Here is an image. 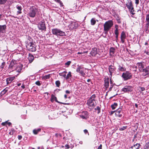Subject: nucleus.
<instances>
[{
	"instance_id": "1",
	"label": "nucleus",
	"mask_w": 149,
	"mask_h": 149,
	"mask_svg": "<svg viewBox=\"0 0 149 149\" xmlns=\"http://www.w3.org/2000/svg\"><path fill=\"white\" fill-rule=\"evenodd\" d=\"M25 43L26 48L29 51L34 52L36 50V46L31 38L29 37L25 41Z\"/></svg>"
},
{
	"instance_id": "2",
	"label": "nucleus",
	"mask_w": 149,
	"mask_h": 149,
	"mask_svg": "<svg viewBox=\"0 0 149 149\" xmlns=\"http://www.w3.org/2000/svg\"><path fill=\"white\" fill-rule=\"evenodd\" d=\"M96 96L95 94L93 95L87 100V104L89 109H93L97 104L95 100Z\"/></svg>"
},
{
	"instance_id": "3",
	"label": "nucleus",
	"mask_w": 149,
	"mask_h": 149,
	"mask_svg": "<svg viewBox=\"0 0 149 149\" xmlns=\"http://www.w3.org/2000/svg\"><path fill=\"white\" fill-rule=\"evenodd\" d=\"M113 25V22L111 20L108 21L105 23L104 25V30L105 34H107Z\"/></svg>"
},
{
	"instance_id": "4",
	"label": "nucleus",
	"mask_w": 149,
	"mask_h": 149,
	"mask_svg": "<svg viewBox=\"0 0 149 149\" xmlns=\"http://www.w3.org/2000/svg\"><path fill=\"white\" fill-rule=\"evenodd\" d=\"M52 33L53 35L56 36H65L64 32L57 28H54L52 29Z\"/></svg>"
},
{
	"instance_id": "5",
	"label": "nucleus",
	"mask_w": 149,
	"mask_h": 149,
	"mask_svg": "<svg viewBox=\"0 0 149 149\" xmlns=\"http://www.w3.org/2000/svg\"><path fill=\"white\" fill-rule=\"evenodd\" d=\"M16 61L15 60L13 59L12 60L8 66V68L9 70L10 71H13L16 66Z\"/></svg>"
},
{
	"instance_id": "6",
	"label": "nucleus",
	"mask_w": 149,
	"mask_h": 149,
	"mask_svg": "<svg viewBox=\"0 0 149 149\" xmlns=\"http://www.w3.org/2000/svg\"><path fill=\"white\" fill-rule=\"evenodd\" d=\"M132 75L131 73L128 71H126L123 73L122 77L125 80H127L130 79L132 77Z\"/></svg>"
},
{
	"instance_id": "7",
	"label": "nucleus",
	"mask_w": 149,
	"mask_h": 149,
	"mask_svg": "<svg viewBox=\"0 0 149 149\" xmlns=\"http://www.w3.org/2000/svg\"><path fill=\"white\" fill-rule=\"evenodd\" d=\"M116 69V67L114 65H111L108 66L109 72V75L110 77H111L113 74L114 73Z\"/></svg>"
},
{
	"instance_id": "8",
	"label": "nucleus",
	"mask_w": 149,
	"mask_h": 149,
	"mask_svg": "<svg viewBox=\"0 0 149 149\" xmlns=\"http://www.w3.org/2000/svg\"><path fill=\"white\" fill-rule=\"evenodd\" d=\"M76 71L79 73L81 74V76L83 77L85 76V74L84 72V67L80 66H78L76 69Z\"/></svg>"
},
{
	"instance_id": "9",
	"label": "nucleus",
	"mask_w": 149,
	"mask_h": 149,
	"mask_svg": "<svg viewBox=\"0 0 149 149\" xmlns=\"http://www.w3.org/2000/svg\"><path fill=\"white\" fill-rule=\"evenodd\" d=\"M38 29L39 30L42 31H45L46 29V27L45 22H40L39 23L38 26Z\"/></svg>"
},
{
	"instance_id": "10",
	"label": "nucleus",
	"mask_w": 149,
	"mask_h": 149,
	"mask_svg": "<svg viewBox=\"0 0 149 149\" xmlns=\"http://www.w3.org/2000/svg\"><path fill=\"white\" fill-rule=\"evenodd\" d=\"M123 113L122 109L120 107L116 111L115 116L116 117H120L122 116Z\"/></svg>"
},
{
	"instance_id": "11",
	"label": "nucleus",
	"mask_w": 149,
	"mask_h": 149,
	"mask_svg": "<svg viewBox=\"0 0 149 149\" xmlns=\"http://www.w3.org/2000/svg\"><path fill=\"white\" fill-rule=\"evenodd\" d=\"M23 67V65L21 64H19L16 66L14 69V70H16L17 72L18 73L17 75H16V77L21 72V71Z\"/></svg>"
},
{
	"instance_id": "12",
	"label": "nucleus",
	"mask_w": 149,
	"mask_h": 149,
	"mask_svg": "<svg viewBox=\"0 0 149 149\" xmlns=\"http://www.w3.org/2000/svg\"><path fill=\"white\" fill-rule=\"evenodd\" d=\"M80 116L83 119H87L89 118L88 113L87 111H83Z\"/></svg>"
},
{
	"instance_id": "13",
	"label": "nucleus",
	"mask_w": 149,
	"mask_h": 149,
	"mask_svg": "<svg viewBox=\"0 0 149 149\" xmlns=\"http://www.w3.org/2000/svg\"><path fill=\"white\" fill-rule=\"evenodd\" d=\"M140 72L142 73L141 74V76L144 77L148 74H149V68H143L141 70Z\"/></svg>"
},
{
	"instance_id": "14",
	"label": "nucleus",
	"mask_w": 149,
	"mask_h": 149,
	"mask_svg": "<svg viewBox=\"0 0 149 149\" xmlns=\"http://www.w3.org/2000/svg\"><path fill=\"white\" fill-rule=\"evenodd\" d=\"M54 100H55V101L56 102H57L58 103L62 104H64V105L67 104V103H66L61 102L58 101L57 100L56 97V96H55L53 94H52V95H51V97L50 98V101L52 102H54Z\"/></svg>"
},
{
	"instance_id": "15",
	"label": "nucleus",
	"mask_w": 149,
	"mask_h": 149,
	"mask_svg": "<svg viewBox=\"0 0 149 149\" xmlns=\"http://www.w3.org/2000/svg\"><path fill=\"white\" fill-rule=\"evenodd\" d=\"M133 87L130 86H126L122 89V91L124 92H131L132 91Z\"/></svg>"
},
{
	"instance_id": "16",
	"label": "nucleus",
	"mask_w": 149,
	"mask_h": 149,
	"mask_svg": "<svg viewBox=\"0 0 149 149\" xmlns=\"http://www.w3.org/2000/svg\"><path fill=\"white\" fill-rule=\"evenodd\" d=\"M126 6L129 9H133L134 7L132 1L131 0L127 1Z\"/></svg>"
},
{
	"instance_id": "17",
	"label": "nucleus",
	"mask_w": 149,
	"mask_h": 149,
	"mask_svg": "<svg viewBox=\"0 0 149 149\" xmlns=\"http://www.w3.org/2000/svg\"><path fill=\"white\" fill-rule=\"evenodd\" d=\"M126 38V35L125 33L123 31H122L120 36L121 41L122 43H124L125 42Z\"/></svg>"
},
{
	"instance_id": "18",
	"label": "nucleus",
	"mask_w": 149,
	"mask_h": 149,
	"mask_svg": "<svg viewBox=\"0 0 149 149\" xmlns=\"http://www.w3.org/2000/svg\"><path fill=\"white\" fill-rule=\"evenodd\" d=\"M126 68L124 65H119L118 66V70L120 72H124L126 71Z\"/></svg>"
},
{
	"instance_id": "19",
	"label": "nucleus",
	"mask_w": 149,
	"mask_h": 149,
	"mask_svg": "<svg viewBox=\"0 0 149 149\" xmlns=\"http://www.w3.org/2000/svg\"><path fill=\"white\" fill-rule=\"evenodd\" d=\"M104 81V86L105 87V88L107 89L108 88L109 86V78H107L105 79Z\"/></svg>"
},
{
	"instance_id": "20",
	"label": "nucleus",
	"mask_w": 149,
	"mask_h": 149,
	"mask_svg": "<svg viewBox=\"0 0 149 149\" xmlns=\"http://www.w3.org/2000/svg\"><path fill=\"white\" fill-rule=\"evenodd\" d=\"M15 76L8 78L6 79L7 84L8 85L11 83L15 79Z\"/></svg>"
},
{
	"instance_id": "21",
	"label": "nucleus",
	"mask_w": 149,
	"mask_h": 149,
	"mask_svg": "<svg viewBox=\"0 0 149 149\" xmlns=\"http://www.w3.org/2000/svg\"><path fill=\"white\" fill-rule=\"evenodd\" d=\"M136 65L138 66L140 71L141 70V69H143L144 67L143 63L142 62L137 63H136Z\"/></svg>"
},
{
	"instance_id": "22",
	"label": "nucleus",
	"mask_w": 149,
	"mask_h": 149,
	"mask_svg": "<svg viewBox=\"0 0 149 149\" xmlns=\"http://www.w3.org/2000/svg\"><path fill=\"white\" fill-rule=\"evenodd\" d=\"M6 25H0V33H3L6 31Z\"/></svg>"
},
{
	"instance_id": "23",
	"label": "nucleus",
	"mask_w": 149,
	"mask_h": 149,
	"mask_svg": "<svg viewBox=\"0 0 149 149\" xmlns=\"http://www.w3.org/2000/svg\"><path fill=\"white\" fill-rule=\"evenodd\" d=\"M36 14V12L35 10H30L29 13V15L32 17H35Z\"/></svg>"
},
{
	"instance_id": "24",
	"label": "nucleus",
	"mask_w": 149,
	"mask_h": 149,
	"mask_svg": "<svg viewBox=\"0 0 149 149\" xmlns=\"http://www.w3.org/2000/svg\"><path fill=\"white\" fill-rule=\"evenodd\" d=\"M97 54V48L95 47L93 48L91 52H90V54L92 55V56H95Z\"/></svg>"
},
{
	"instance_id": "25",
	"label": "nucleus",
	"mask_w": 149,
	"mask_h": 149,
	"mask_svg": "<svg viewBox=\"0 0 149 149\" xmlns=\"http://www.w3.org/2000/svg\"><path fill=\"white\" fill-rule=\"evenodd\" d=\"M77 24L76 22H71L70 24V28L72 29H76L77 27Z\"/></svg>"
},
{
	"instance_id": "26",
	"label": "nucleus",
	"mask_w": 149,
	"mask_h": 149,
	"mask_svg": "<svg viewBox=\"0 0 149 149\" xmlns=\"http://www.w3.org/2000/svg\"><path fill=\"white\" fill-rule=\"evenodd\" d=\"M28 58L29 61V63H31L33 61L34 58L33 55L29 54Z\"/></svg>"
},
{
	"instance_id": "27",
	"label": "nucleus",
	"mask_w": 149,
	"mask_h": 149,
	"mask_svg": "<svg viewBox=\"0 0 149 149\" xmlns=\"http://www.w3.org/2000/svg\"><path fill=\"white\" fill-rule=\"evenodd\" d=\"M113 90L115 91V92L116 94L114 95L113 96H112V97H111L110 98H112L113 97H114L116 95H117V93L119 91V90L118 89V88H117V86H113Z\"/></svg>"
},
{
	"instance_id": "28",
	"label": "nucleus",
	"mask_w": 149,
	"mask_h": 149,
	"mask_svg": "<svg viewBox=\"0 0 149 149\" xmlns=\"http://www.w3.org/2000/svg\"><path fill=\"white\" fill-rule=\"evenodd\" d=\"M116 49L115 48L113 47H111L110 49L109 52L110 54L112 56L113 55L115 52Z\"/></svg>"
},
{
	"instance_id": "29",
	"label": "nucleus",
	"mask_w": 149,
	"mask_h": 149,
	"mask_svg": "<svg viewBox=\"0 0 149 149\" xmlns=\"http://www.w3.org/2000/svg\"><path fill=\"white\" fill-rule=\"evenodd\" d=\"M11 124H12L10 122H8V121H6L1 123V125L3 126H5L6 124H8L9 126H10Z\"/></svg>"
},
{
	"instance_id": "30",
	"label": "nucleus",
	"mask_w": 149,
	"mask_h": 149,
	"mask_svg": "<svg viewBox=\"0 0 149 149\" xmlns=\"http://www.w3.org/2000/svg\"><path fill=\"white\" fill-rule=\"evenodd\" d=\"M50 77V74H48L47 75H46L45 76H44L42 77V79L44 80H46L47 79H49Z\"/></svg>"
},
{
	"instance_id": "31",
	"label": "nucleus",
	"mask_w": 149,
	"mask_h": 149,
	"mask_svg": "<svg viewBox=\"0 0 149 149\" xmlns=\"http://www.w3.org/2000/svg\"><path fill=\"white\" fill-rule=\"evenodd\" d=\"M41 131V129L39 128L37 130L34 129L33 130V133L34 134H38V132H40Z\"/></svg>"
},
{
	"instance_id": "32",
	"label": "nucleus",
	"mask_w": 149,
	"mask_h": 149,
	"mask_svg": "<svg viewBox=\"0 0 149 149\" xmlns=\"http://www.w3.org/2000/svg\"><path fill=\"white\" fill-rule=\"evenodd\" d=\"M95 18H92L91 20V25H94L96 22V21Z\"/></svg>"
},
{
	"instance_id": "33",
	"label": "nucleus",
	"mask_w": 149,
	"mask_h": 149,
	"mask_svg": "<svg viewBox=\"0 0 149 149\" xmlns=\"http://www.w3.org/2000/svg\"><path fill=\"white\" fill-rule=\"evenodd\" d=\"M118 106V104L116 103H114L111 106V107L112 109H115Z\"/></svg>"
},
{
	"instance_id": "34",
	"label": "nucleus",
	"mask_w": 149,
	"mask_h": 149,
	"mask_svg": "<svg viewBox=\"0 0 149 149\" xmlns=\"http://www.w3.org/2000/svg\"><path fill=\"white\" fill-rule=\"evenodd\" d=\"M136 146H137V148H136L135 149H139V148L141 147V145L139 143H136V144H134L133 145V146H132L131 147V148H133V147H135Z\"/></svg>"
},
{
	"instance_id": "35",
	"label": "nucleus",
	"mask_w": 149,
	"mask_h": 149,
	"mask_svg": "<svg viewBox=\"0 0 149 149\" xmlns=\"http://www.w3.org/2000/svg\"><path fill=\"white\" fill-rule=\"evenodd\" d=\"M149 24H146L145 28V32L146 33H148L149 31Z\"/></svg>"
},
{
	"instance_id": "36",
	"label": "nucleus",
	"mask_w": 149,
	"mask_h": 149,
	"mask_svg": "<svg viewBox=\"0 0 149 149\" xmlns=\"http://www.w3.org/2000/svg\"><path fill=\"white\" fill-rule=\"evenodd\" d=\"M71 72H69L68 74H67L65 78L66 79H68L70 77H71Z\"/></svg>"
},
{
	"instance_id": "37",
	"label": "nucleus",
	"mask_w": 149,
	"mask_h": 149,
	"mask_svg": "<svg viewBox=\"0 0 149 149\" xmlns=\"http://www.w3.org/2000/svg\"><path fill=\"white\" fill-rule=\"evenodd\" d=\"M143 149H149V142L146 143L144 146Z\"/></svg>"
},
{
	"instance_id": "38",
	"label": "nucleus",
	"mask_w": 149,
	"mask_h": 149,
	"mask_svg": "<svg viewBox=\"0 0 149 149\" xmlns=\"http://www.w3.org/2000/svg\"><path fill=\"white\" fill-rule=\"evenodd\" d=\"M95 110L96 111H97V113L98 114L100 112L101 108L99 106H97L96 108L95 109Z\"/></svg>"
},
{
	"instance_id": "39",
	"label": "nucleus",
	"mask_w": 149,
	"mask_h": 149,
	"mask_svg": "<svg viewBox=\"0 0 149 149\" xmlns=\"http://www.w3.org/2000/svg\"><path fill=\"white\" fill-rule=\"evenodd\" d=\"M146 22L147 23L146 24H149V15L148 14L146 16Z\"/></svg>"
},
{
	"instance_id": "40",
	"label": "nucleus",
	"mask_w": 149,
	"mask_h": 149,
	"mask_svg": "<svg viewBox=\"0 0 149 149\" xmlns=\"http://www.w3.org/2000/svg\"><path fill=\"white\" fill-rule=\"evenodd\" d=\"M55 84L57 87H59L61 83L59 80H57L56 81Z\"/></svg>"
},
{
	"instance_id": "41",
	"label": "nucleus",
	"mask_w": 149,
	"mask_h": 149,
	"mask_svg": "<svg viewBox=\"0 0 149 149\" xmlns=\"http://www.w3.org/2000/svg\"><path fill=\"white\" fill-rule=\"evenodd\" d=\"M55 1L59 3L60 4L61 6H63V5L62 2L60 0H54Z\"/></svg>"
},
{
	"instance_id": "42",
	"label": "nucleus",
	"mask_w": 149,
	"mask_h": 149,
	"mask_svg": "<svg viewBox=\"0 0 149 149\" xmlns=\"http://www.w3.org/2000/svg\"><path fill=\"white\" fill-rule=\"evenodd\" d=\"M127 127V126H123L121 128H120L119 130L120 131H123L126 129Z\"/></svg>"
},
{
	"instance_id": "43",
	"label": "nucleus",
	"mask_w": 149,
	"mask_h": 149,
	"mask_svg": "<svg viewBox=\"0 0 149 149\" xmlns=\"http://www.w3.org/2000/svg\"><path fill=\"white\" fill-rule=\"evenodd\" d=\"M7 1V0H0V5L4 4Z\"/></svg>"
},
{
	"instance_id": "44",
	"label": "nucleus",
	"mask_w": 149,
	"mask_h": 149,
	"mask_svg": "<svg viewBox=\"0 0 149 149\" xmlns=\"http://www.w3.org/2000/svg\"><path fill=\"white\" fill-rule=\"evenodd\" d=\"M130 13L132 14L131 15L132 17H134L133 16L134 15L135 13L134 10H129Z\"/></svg>"
},
{
	"instance_id": "45",
	"label": "nucleus",
	"mask_w": 149,
	"mask_h": 149,
	"mask_svg": "<svg viewBox=\"0 0 149 149\" xmlns=\"http://www.w3.org/2000/svg\"><path fill=\"white\" fill-rule=\"evenodd\" d=\"M8 91V89H7L6 88L5 89H4L2 91V92H1V93L2 95H4Z\"/></svg>"
},
{
	"instance_id": "46",
	"label": "nucleus",
	"mask_w": 149,
	"mask_h": 149,
	"mask_svg": "<svg viewBox=\"0 0 149 149\" xmlns=\"http://www.w3.org/2000/svg\"><path fill=\"white\" fill-rule=\"evenodd\" d=\"M5 64L6 63L5 62H3L2 63L1 65L0 66V68H1L2 69H3L4 68Z\"/></svg>"
},
{
	"instance_id": "47",
	"label": "nucleus",
	"mask_w": 149,
	"mask_h": 149,
	"mask_svg": "<svg viewBox=\"0 0 149 149\" xmlns=\"http://www.w3.org/2000/svg\"><path fill=\"white\" fill-rule=\"evenodd\" d=\"M59 75L60 76H62L64 78H65L66 75L65 74L63 73H59Z\"/></svg>"
},
{
	"instance_id": "48",
	"label": "nucleus",
	"mask_w": 149,
	"mask_h": 149,
	"mask_svg": "<svg viewBox=\"0 0 149 149\" xmlns=\"http://www.w3.org/2000/svg\"><path fill=\"white\" fill-rule=\"evenodd\" d=\"M139 89H140L139 91L141 92L144 91L145 90V88L144 87H139Z\"/></svg>"
},
{
	"instance_id": "49",
	"label": "nucleus",
	"mask_w": 149,
	"mask_h": 149,
	"mask_svg": "<svg viewBox=\"0 0 149 149\" xmlns=\"http://www.w3.org/2000/svg\"><path fill=\"white\" fill-rule=\"evenodd\" d=\"M35 84L38 86H40L41 85V83H40V81H37L35 82Z\"/></svg>"
},
{
	"instance_id": "50",
	"label": "nucleus",
	"mask_w": 149,
	"mask_h": 149,
	"mask_svg": "<svg viewBox=\"0 0 149 149\" xmlns=\"http://www.w3.org/2000/svg\"><path fill=\"white\" fill-rule=\"evenodd\" d=\"M71 63V61H69L67 62L66 63H65V65H68V66H67V67H68L70 65Z\"/></svg>"
},
{
	"instance_id": "51",
	"label": "nucleus",
	"mask_w": 149,
	"mask_h": 149,
	"mask_svg": "<svg viewBox=\"0 0 149 149\" xmlns=\"http://www.w3.org/2000/svg\"><path fill=\"white\" fill-rule=\"evenodd\" d=\"M55 136L56 137H57L58 136L61 137H62V135L60 133H56L55 135Z\"/></svg>"
},
{
	"instance_id": "52",
	"label": "nucleus",
	"mask_w": 149,
	"mask_h": 149,
	"mask_svg": "<svg viewBox=\"0 0 149 149\" xmlns=\"http://www.w3.org/2000/svg\"><path fill=\"white\" fill-rule=\"evenodd\" d=\"M14 129H12L11 130V131L10 132H9V134H10V135H13L14 133Z\"/></svg>"
},
{
	"instance_id": "53",
	"label": "nucleus",
	"mask_w": 149,
	"mask_h": 149,
	"mask_svg": "<svg viewBox=\"0 0 149 149\" xmlns=\"http://www.w3.org/2000/svg\"><path fill=\"white\" fill-rule=\"evenodd\" d=\"M133 71L135 72H136L137 71V66L134 65L133 67Z\"/></svg>"
},
{
	"instance_id": "54",
	"label": "nucleus",
	"mask_w": 149,
	"mask_h": 149,
	"mask_svg": "<svg viewBox=\"0 0 149 149\" xmlns=\"http://www.w3.org/2000/svg\"><path fill=\"white\" fill-rule=\"evenodd\" d=\"M84 132L85 134H86L87 133H88V135H89V133L88 132V131L86 129H85L84 130Z\"/></svg>"
},
{
	"instance_id": "55",
	"label": "nucleus",
	"mask_w": 149,
	"mask_h": 149,
	"mask_svg": "<svg viewBox=\"0 0 149 149\" xmlns=\"http://www.w3.org/2000/svg\"><path fill=\"white\" fill-rule=\"evenodd\" d=\"M22 136L21 135H19L18 136V138L19 140H21L22 139Z\"/></svg>"
},
{
	"instance_id": "56",
	"label": "nucleus",
	"mask_w": 149,
	"mask_h": 149,
	"mask_svg": "<svg viewBox=\"0 0 149 149\" xmlns=\"http://www.w3.org/2000/svg\"><path fill=\"white\" fill-rule=\"evenodd\" d=\"M113 85H111L110 87L109 88V91H111L112 90V89L113 88Z\"/></svg>"
},
{
	"instance_id": "57",
	"label": "nucleus",
	"mask_w": 149,
	"mask_h": 149,
	"mask_svg": "<svg viewBox=\"0 0 149 149\" xmlns=\"http://www.w3.org/2000/svg\"><path fill=\"white\" fill-rule=\"evenodd\" d=\"M115 33L116 35H118V31L115 30Z\"/></svg>"
},
{
	"instance_id": "58",
	"label": "nucleus",
	"mask_w": 149,
	"mask_h": 149,
	"mask_svg": "<svg viewBox=\"0 0 149 149\" xmlns=\"http://www.w3.org/2000/svg\"><path fill=\"white\" fill-rule=\"evenodd\" d=\"M102 145L101 144L98 147L97 149H102Z\"/></svg>"
},
{
	"instance_id": "59",
	"label": "nucleus",
	"mask_w": 149,
	"mask_h": 149,
	"mask_svg": "<svg viewBox=\"0 0 149 149\" xmlns=\"http://www.w3.org/2000/svg\"><path fill=\"white\" fill-rule=\"evenodd\" d=\"M65 147H66V148L67 149H69L70 148L69 145L68 144L65 145Z\"/></svg>"
},
{
	"instance_id": "60",
	"label": "nucleus",
	"mask_w": 149,
	"mask_h": 149,
	"mask_svg": "<svg viewBox=\"0 0 149 149\" xmlns=\"http://www.w3.org/2000/svg\"><path fill=\"white\" fill-rule=\"evenodd\" d=\"M115 27L116 28L115 30L118 31V25H116L115 26Z\"/></svg>"
},
{
	"instance_id": "61",
	"label": "nucleus",
	"mask_w": 149,
	"mask_h": 149,
	"mask_svg": "<svg viewBox=\"0 0 149 149\" xmlns=\"http://www.w3.org/2000/svg\"><path fill=\"white\" fill-rule=\"evenodd\" d=\"M135 3L137 5L139 3V0H135Z\"/></svg>"
},
{
	"instance_id": "62",
	"label": "nucleus",
	"mask_w": 149,
	"mask_h": 149,
	"mask_svg": "<svg viewBox=\"0 0 149 149\" xmlns=\"http://www.w3.org/2000/svg\"><path fill=\"white\" fill-rule=\"evenodd\" d=\"M116 111H111L110 113V115H112L114 112H115Z\"/></svg>"
},
{
	"instance_id": "63",
	"label": "nucleus",
	"mask_w": 149,
	"mask_h": 149,
	"mask_svg": "<svg viewBox=\"0 0 149 149\" xmlns=\"http://www.w3.org/2000/svg\"><path fill=\"white\" fill-rule=\"evenodd\" d=\"M21 10H19L17 12V14H20L22 13Z\"/></svg>"
},
{
	"instance_id": "64",
	"label": "nucleus",
	"mask_w": 149,
	"mask_h": 149,
	"mask_svg": "<svg viewBox=\"0 0 149 149\" xmlns=\"http://www.w3.org/2000/svg\"><path fill=\"white\" fill-rule=\"evenodd\" d=\"M65 93H66L69 94L70 93V91L68 90H66L65 91Z\"/></svg>"
}]
</instances>
